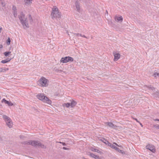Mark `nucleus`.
<instances>
[{
	"label": "nucleus",
	"mask_w": 159,
	"mask_h": 159,
	"mask_svg": "<svg viewBox=\"0 0 159 159\" xmlns=\"http://www.w3.org/2000/svg\"><path fill=\"white\" fill-rule=\"evenodd\" d=\"M113 144H114L115 145H116L118 147H121V146H120L119 145H118V144H117V143H115V142H114L113 143Z\"/></svg>",
	"instance_id": "2f4dec72"
},
{
	"label": "nucleus",
	"mask_w": 159,
	"mask_h": 159,
	"mask_svg": "<svg viewBox=\"0 0 159 159\" xmlns=\"http://www.w3.org/2000/svg\"><path fill=\"white\" fill-rule=\"evenodd\" d=\"M11 53V52H4V54L5 56H7Z\"/></svg>",
	"instance_id": "aec40b11"
},
{
	"label": "nucleus",
	"mask_w": 159,
	"mask_h": 159,
	"mask_svg": "<svg viewBox=\"0 0 159 159\" xmlns=\"http://www.w3.org/2000/svg\"><path fill=\"white\" fill-rule=\"evenodd\" d=\"M80 34H75V35L77 36H80Z\"/></svg>",
	"instance_id": "f704fd0d"
},
{
	"label": "nucleus",
	"mask_w": 159,
	"mask_h": 159,
	"mask_svg": "<svg viewBox=\"0 0 159 159\" xmlns=\"http://www.w3.org/2000/svg\"><path fill=\"white\" fill-rule=\"evenodd\" d=\"M11 43V40L9 38H8L7 41V45L10 44Z\"/></svg>",
	"instance_id": "412c9836"
},
{
	"label": "nucleus",
	"mask_w": 159,
	"mask_h": 159,
	"mask_svg": "<svg viewBox=\"0 0 159 159\" xmlns=\"http://www.w3.org/2000/svg\"><path fill=\"white\" fill-rule=\"evenodd\" d=\"M134 120H136L137 121V122H138V123H139V121H138V120H137L136 118H135V119H134Z\"/></svg>",
	"instance_id": "a19ab883"
},
{
	"label": "nucleus",
	"mask_w": 159,
	"mask_h": 159,
	"mask_svg": "<svg viewBox=\"0 0 159 159\" xmlns=\"http://www.w3.org/2000/svg\"><path fill=\"white\" fill-rule=\"evenodd\" d=\"M90 150L92 151L97 152L98 153H101V151L100 150H98L97 149L93 147L91 148H90Z\"/></svg>",
	"instance_id": "dca6fc26"
},
{
	"label": "nucleus",
	"mask_w": 159,
	"mask_h": 159,
	"mask_svg": "<svg viewBox=\"0 0 159 159\" xmlns=\"http://www.w3.org/2000/svg\"><path fill=\"white\" fill-rule=\"evenodd\" d=\"M115 149L117 151L119 152H120L122 154H125V152L123 151L120 150L119 148H118L116 147Z\"/></svg>",
	"instance_id": "a211bd4d"
},
{
	"label": "nucleus",
	"mask_w": 159,
	"mask_h": 159,
	"mask_svg": "<svg viewBox=\"0 0 159 159\" xmlns=\"http://www.w3.org/2000/svg\"><path fill=\"white\" fill-rule=\"evenodd\" d=\"M12 10L13 11H17L16 7H15L13 6L12 8Z\"/></svg>",
	"instance_id": "c756f323"
},
{
	"label": "nucleus",
	"mask_w": 159,
	"mask_h": 159,
	"mask_svg": "<svg viewBox=\"0 0 159 159\" xmlns=\"http://www.w3.org/2000/svg\"><path fill=\"white\" fill-rule=\"evenodd\" d=\"M153 126L154 128L159 129V125H153Z\"/></svg>",
	"instance_id": "bb28decb"
},
{
	"label": "nucleus",
	"mask_w": 159,
	"mask_h": 159,
	"mask_svg": "<svg viewBox=\"0 0 159 159\" xmlns=\"http://www.w3.org/2000/svg\"><path fill=\"white\" fill-rule=\"evenodd\" d=\"M147 88L149 89H151L152 90H154L155 89V88L153 86H149L147 87Z\"/></svg>",
	"instance_id": "4be33fe9"
},
{
	"label": "nucleus",
	"mask_w": 159,
	"mask_h": 159,
	"mask_svg": "<svg viewBox=\"0 0 159 159\" xmlns=\"http://www.w3.org/2000/svg\"><path fill=\"white\" fill-rule=\"evenodd\" d=\"M2 45H0V48H2Z\"/></svg>",
	"instance_id": "79ce46f5"
},
{
	"label": "nucleus",
	"mask_w": 159,
	"mask_h": 159,
	"mask_svg": "<svg viewBox=\"0 0 159 159\" xmlns=\"http://www.w3.org/2000/svg\"><path fill=\"white\" fill-rule=\"evenodd\" d=\"M48 80L44 77H42L37 82L38 84L41 86H48Z\"/></svg>",
	"instance_id": "39448f33"
},
{
	"label": "nucleus",
	"mask_w": 159,
	"mask_h": 159,
	"mask_svg": "<svg viewBox=\"0 0 159 159\" xmlns=\"http://www.w3.org/2000/svg\"><path fill=\"white\" fill-rule=\"evenodd\" d=\"M37 97L39 99L42 100L44 102L47 103L48 104H50L51 103V100H49L47 97L45 96L43 94H38L37 95Z\"/></svg>",
	"instance_id": "20e7f679"
},
{
	"label": "nucleus",
	"mask_w": 159,
	"mask_h": 159,
	"mask_svg": "<svg viewBox=\"0 0 159 159\" xmlns=\"http://www.w3.org/2000/svg\"><path fill=\"white\" fill-rule=\"evenodd\" d=\"M75 9L78 12L80 13L81 11V9L79 2L76 1L75 2Z\"/></svg>",
	"instance_id": "6e6552de"
},
{
	"label": "nucleus",
	"mask_w": 159,
	"mask_h": 159,
	"mask_svg": "<svg viewBox=\"0 0 159 159\" xmlns=\"http://www.w3.org/2000/svg\"><path fill=\"white\" fill-rule=\"evenodd\" d=\"M90 155L91 157H93L95 159H99V157L98 156L95 155V154H94L93 153H90Z\"/></svg>",
	"instance_id": "f3484780"
},
{
	"label": "nucleus",
	"mask_w": 159,
	"mask_h": 159,
	"mask_svg": "<svg viewBox=\"0 0 159 159\" xmlns=\"http://www.w3.org/2000/svg\"><path fill=\"white\" fill-rule=\"evenodd\" d=\"M80 36L82 37H84V38H87V37H86V36H85L84 35H82L81 34H80Z\"/></svg>",
	"instance_id": "72a5a7b5"
},
{
	"label": "nucleus",
	"mask_w": 159,
	"mask_h": 159,
	"mask_svg": "<svg viewBox=\"0 0 159 159\" xmlns=\"http://www.w3.org/2000/svg\"><path fill=\"white\" fill-rule=\"evenodd\" d=\"M61 13L58 11V8L56 6H54L52 9L51 16L52 19L55 18H60L61 17Z\"/></svg>",
	"instance_id": "7ed1b4c3"
},
{
	"label": "nucleus",
	"mask_w": 159,
	"mask_h": 159,
	"mask_svg": "<svg viewBox=\"0 0 159 159\" xmlns=\"http://www.w3.org/2000/svg\"><path fill=\"white\" fill-rule=\"evenodd\" d=\"M2 102H4L5 104H7L9 106H12L13 105V104L11 102L7 101L4 98L2 100Z\"/></svg>",
	"instance_id": "9b49d317"
},
{
	"label": "nucleus",
	"mask_w": 159,
	"mask_h": 159,
	"mask_svg": "<svg viewBox=\"0 0 159 159\" xmlns=\"http://www.w3.org/2000/svg\"><path fill=\"white\" fill-rule=\"evenodd\" d=\"M28 17H29V19L30 20V22H32V18L31 17V15H29V16H28Z\"/></svg>",
	"instance_id": "cd10ccee"
},
{
	"label": "nucleus",
	"mask_w": 159,
	"mask_h": 159,
	"mask_svg": "<svg viewBox=\"0 0 159 159\" xmlns=\"http://www.w3.org/2000/svg\"><path fill=\"white\" fill-rule=\"evenodd\" d=\"M113 54L114 56V61H116L119 59L120 56V54L118 53H115L114 52L113 53Z\"/></svg>",
	"instance_id": "9d476101"
},
{
	"label": "nucleus",
	"mask_w": 159,
	"mask_h": 159,
	"mask_svg": "<svg viewBox=\"0 0 159 159\" xmlns=\"http://www.w3.org/2000/svg\"><path fill=\"white\" fill-rule=\"evenodd\" d=\"M2 30V28H0V33H1V30Z\"/></svg>",
	"instance_id": "37998d69"
},
{
	"label": "nucleus",
	"mask_w": 159,
	"mask_h": 159,
	"mask_svg": "<svg viewBox=\"0 0 159 159\" xmlns=\"http://www.w3.org/2000/svg\"><path fill=\"white\" fill-rule=\"evenodd\" d=\"M109 143V142L108 141H107H107L105 142V144H106V145H108V143Z\"/></svg>",
	"instance_id": "e433bc0d"
},
{
	"label": "nucleus",
	"mask_w": 159,
	"mask_h": 159,
	"mask_svg": "<svg viewBox=\"0 0 159 159\" xmlns=\"http://www.w3.org/2000/svg\"><path fill=\"white\" fill-rule=\"evenodd\" d=\"M100 140L102 141L104 143H105V142L107 141L104 138H101Z\"/></svg>",
	"instance_id": "a878e982"
},
{
	"label": "nucleus",
	"mask_w": 159,
	"mask_h": 159,
	"mask_svg": "<svg viewBox=\"0 0 159 159\" xmlns=\"http://www.w3.org/2000/svg\"><path fill=\"white\" fill-rule=\"evenodd\" d=\"M18 17L24 28L25 29L29 27L28 23L27 20L26 18L25 17L24 14L22 12H20V15L18 16Z\"/></svg>",
	"instance_id": "f03ea898"
},
{
	"label": "nucleus",
	"mask_w": 159,
	"mask_h": 159,
	"mask_svg": "<svg viewBox=\"0 0 159 159\" xmlns=\"http://www.w3.org/2000/svg\"><path fill=\"white\" fill-rule=\"evenodd\" d=\"M106 11L107 13V10Z\"/></svg>",
	"instance_id": "a18cd8bd"
},
{
	"label": "nucleus",
	"mask_w": 159,
	"mask_h": 159,
	"mask_svg": "<svg viewBox=\"0 0 159 159\" xmlns=\"http://www.w3.org/2000/svg\"><path fill=\"white\" fill-rule=\"evenodd\" d=\"M73 58L70 57H62L61 60V62L63 63H66L69 61H73Z\"/></svg>",
	"instance_id": "0eeeda50"
},
{
	"label": "nucleus",
	"mask_w": 159,
	"mask_h": 159,
	"mask_svg": "<svg viewBox=\"0 0 159 159\" xmlns=\"http://www.w3.org/2000/svg\"><path fill=\"white\" fill-rule=\"evenodd\" d=\"M22 143L24 144L31 145L35 147H40L43 148H46V146L42 144L41 142L38 141L30 140L28 141L24 142H22Z\"/></svg>",
	"instance_id": "f257e3e1"
},
{
	"label": "nucleus",
	"mask_w": 159,
	"mask_h": 159,
	"mask_svg": "<svg viewBox=\"0 0 159 159\" xmlns=\"http://www.w3.org/2000/svg\"><path fill=\"white\" fill-rule=\"evenodd\" d=\"M139 124H140V125H141L142 126H143V125H142V124L141 123H140V122H139Z\"/></svg>",
	"instance_id": "c03bdc74"
},
{
	"label": "nucleus",
	"mask_w": 159,
	"mask_h": 159,
	"mask_svg": "<svg viewBox=\"0 0 159 159\" xmlns=\"http://www.w3.org/2000/svg\"><path fill=\"white\" fill-rule=\"evenodd\" d=\"M123 20V18L122 16H120L118 17V16H116L115 17V20L117 22H118L120 21L122 22Z\"/></svg>",
	"instance_id": "ddd939ff"
},
{
	"label": "nucleus",
	"mask_w": 159,
	"mask_h": 159,
	"mask_svg": "<svg viewBox=\"0 0 159 159\" xmlns=\"http://www.w3.org/2000/svg\"><path fill=\"white\" fill-rule=\"evenodd\" d=\"M155 121H159V119H156L154 120Z\"/></svg>",
	"instance_id": "ea45409f"
},
{
	"label": "nucleus",
	"mask_w": 159,
	"mask_h": 159,
	"mask_svg": "<svg viewBox=\"0 0 159 159\" xmlns=\"http://www.w3.org/2000/svg\"><path fill=\"white\" fill-rule=\"evenodd\" d=\"M32 0H24L25 5H29L32 3Z\"/></svg>",
	"instance_id": "4468645a"
},
{
	"label": "nucleus",
	"mask_w": 159,
	"mask_h": 159,
	"mask_svg": "<svg viewBox=\"0 0 159 159\" xmlns=\"http://www.w3.org/2000/svg\"><path fill=\"white\" fill-rule=\"evenodd\" d=\"M59 143H60L62 144V145L63 146H65V145H66V143H65L60 142Z\"/></svg>",
	"instance_id": "473e14b6"
},
{
	"label": "nucleus",
	"mask_w": 159,
	"mask_h": 159,
	"mask_svg": "<svg viewBox=\"0 0 159 159\" xmlns=\"http://www.w3.org/2000/svg\"><path fill=\"white\" fill-rule=\"evenodd\" d=\"M76 104V102L74 100L72 101L70 103V106L71 107H73L75 106Z\"/></svg>",
	"instance_id": "6ab92c4d"
},
{
	"label": "nucleus",
	"mask_w": 159,
	"mask_h": 159,
	"mask_svg": "<svg viewBox=\"0 0 159 159\" xmlns=\"http://www.w3.org/2000/svg\"><path fill=\"white\" fill-rule=\"evenodd\" d=\"M111 145H112V144H111L110 143H108V145L111 147Z\"/></svg>",
	"instance_id": "58836bf2"
},
{
	"label": "nucleus",
	"mask_w": 159,
	"mask_h": 159,
	"mask_svg": "<svg viewBox=\"0 0 159 159\" xmlns=\"http://www.w3.org/2000/svg\"><path fill=\"white\" fill-rule=\"evenodd\" d=\"M64 106H66L67 107H68L70 106V103H67L63 104Z\"/></svg>",
	"instance_id": "5701e85b"
},
{
	"label": "nucleus",
	"mask_w": 159,
	"mask_h": 159,
	"mask_svg": "<svg viewBox=\"0 0 159 159\" xmlns=\"http://www.w3.org/2000/svg\"><path fill=\"white\" fill-rule=\"evenodd\" d=\"M106 124L113 129H115L116 127V125H114L113 123L111 122H106Z\"/></svg>",
	"instance_id": "f8f14e48"
},
{
	"label": "nucleus",
	"mask_w": 159,
	"mask_h": 159,
	"mask_svg": "<svg viewBox=\"0 0 159 159\" xmlns=\"http://www.w3.org/2000/svg\"><path fill=\"white\" fill-rule=\"evenodd\" d=\"M63 149H64V150H68V148H66V147H63Z\"/></svg>",
	"instance_id": "4c0bfd02"
},
{
	"label": "nucleus",
	"mask_w": 159,
	"mask_h": 159,
	"mask_svg": "<svg viewBox=\"0 0 159 159\" xmlns=\"http://www.w3.org/2000/svg\"><path fill=\"white\" fill-rule=\"evenodd\" d=\"M13 14L15 17H16L17 16V11H13Z\"/></svg>",
	"instance_id": "393cba45"
},
{
	"label": "nucleus",
	"mask_w": 159,
	"mask_h": 159,
	"mask_svg": "<svg viewBox=\"0 0 159 159\" xmlns=\"http://www.w3.org/2000/svg\"><path fill=\"white\" fill-rule=\"evenodd\" d=\"M11 60V58H7L5 60H2L1 61V62L2 63H6L8 62H9Z\"/></svg>",
	"instance_id": "2eb2a0df"
},
{
	"label": "nucleus",
	"mask_w": 159,
	"mask_h": 159,
	"mask_svg": "<svg viewBox=\"0 0 159 159\" xmlns=\"http://www.w3.org/2000/svg\"><path fill=\"white\" fill-rule=\"evenodd\" d=\"M153 76L155 77H158V78H159V73H157V72H156L154 73V74H153Z\"/></svg>",
	"instance_id": "b1692460"
},
{
	"label": "nucleus",
	"mask_w": 159,
	"mask_h": 159,
	"mask_svg": "<svg viewBox=\"0 0 159 159\" xmlns=\"http://www.w3.org/2000/svg\"><path fill=\"white\" fill-rule=\"evenodd\" d=\"M3 118L6 121L7 126L10 128L12 127L13 124L10 118L6 115L3 116Z\"/></svg>",
	"instance_id": "423d86ee"
},
{
	"label": "nucleus",
	"mask_w": 159,
	"mask_h": 159,
	"mask_svg": "<svg viewBox=\"0 0 159 159\" xmlns=\"http://www.w3.org/2000/svg\"><path fill=\"white\" fill-rule=\"evenodd\" d=\"M146 147L147 149H149L152 151V152H155L156 150L154 146L152 145L149 144L148 145H147Z\"/></svg>",
	"instance_id": "1a4fd4ad"
},
{
	"label": "nucleus",
	"mask_w": 159,
	"mask_h": 159,
	"mask_svg": "<svg viewBox=\"0 0 159 159\" xmlns=\"http://www.w3.org/2000/svg\"><path fill=\"white\" fill-rule=\"evenodd\" d=\"M116 146L115 145H114V144H112V145H111V147L113 149H115V148L116 147Z\"/></svg>",
	"instance_id": "7c9ffc66"
},
{
	"label": "nucleus",
	"mask_w": 159,
	"mask_h": 159,
	"mask_svg": "<svg viewBox=\"0 0 159 159\" xmlns=\"http://www.w3.org/2000/svg\"><path fill=\"white\" fill-rule=\"evenodd\" d=\"M5 72V70L4 68H0V72Z\"/></svg>",
	"instance_id": "c85d7f7f"
},
{
	"label": "nucleus",
	"mask_w": 159,
	"mask_h": 159,
	"mask_svg": "<svg viewBox=\"0 0 159 159\" xmlns=\"http://www.w3.org/2000/svg\"><path fill=\"white\" fill-rule=\"evenodd\" d=\"M4 69L5 70V72L8 70L9 69L8 68H4Z\"/></svg>",
	"instance_id": "c9c22d12"
}]
</instances>
